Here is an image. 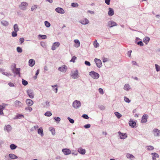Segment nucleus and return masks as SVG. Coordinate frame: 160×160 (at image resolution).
I'll list each match as a JSON object with an SVG mask.
<instances>
[{"mask_svg":"<svg viewBox=\"0 0 160 160\" xmlns=\"http://www.w3.org/2000/svg\"><path fill=\"white\" fill-rule=\"evenodd\" d=\"M38 38H40L42 39H45L47 38V36L45 35L39 34L38 35Z\"/></svg>","mask_w":160,"mask_h":160,"instance_id":"obj_27","label":"nucleus"},{"mask_svg":"<svg viewBox=\"0 0 160 160\" xmlns=\"http://www.w3.org/2000/svg\"><path fill=\"white\" fill-rule=\"evenodd\" d=\"M150 39L149 37H146L143 38V41L145 43L147 44L150 41Z\"/></svg>","mask_w":160,"mask_h":160,"instance_id":"obj_26","label":"nucleus"},{"mask_svg":"<svg viewBox=\"0 0 160 160\" xmlns=\"http://www.w3.org/2000/svg\"><path fill=\"white\" fill-rule=\"evenodd\" d=\"M126 157L130 159L133 158H134V157L132 155L129 153H127L126 155Z\"/></svg>","mask_w":160,"mask_h":160,"instance_id":"obj_35","label":"nucleus"},{"mask_svg":"<svg viewBox=\"0 0 160 160\" xmlns=\"http://www.w3.org/2000/svg\"><path fill=\"white\" fill-rule=\"evenodd\" d=\"M13 29L14 31L17 32L19 30V29L17 24H16L14 25Z\"/></svg>","mask_w":160,"mask_h":160,"instance_id":"obj_29","label":"nucleus"},{"mask_svg":"<svg viewBox=\"0 0 160 160\" xmlns=\"http://www.w3.org/2000/svg\"><path fill=\"white\" fill-rule=\"evenodd\" d=\"M81 105L80 101L78 100H75L72 103L73 107L75 108H79Z\"/></svg>","mask_w":160,"mask_h":160,"instance_id":"obj_3","label":"nucleus"},{"mask_svg":"<svg viewBox=\"0 0 160 160\" xmlns=\"http://www.w3.org/2000/svg\"><path fill=\"white\" fill-rule=\"evenodd\" d=\"M66 66H64L63 67H59L58 69L61 72H65L66 71Z\"/></svg>","mask_w":160,"mask_h":160,"instance_id":"obj_24","label":"nucleus"},{"mask_svg":"<svg viewBox=\"0 0 160 160\" xmlns=\"http://www.w3.org/2000/svg\"><path fill=\"white\" fill-rule=\"evenodd\" d=\"M17 146L14 144H12L10 145V147L11 150H13L15 149Z\"/></svg>","mask_w":160,"mask_h":160,"instance_id":"obj_28","label":"nucleus"},{"mask_svg":"<svg viewBox=\"0 0 160 160\" xmlns=\"http://www.w3.org/2000/svg\"><path fill=\"white\" fill-rule=\"evenodd\" d=\"M60 45V44L58 42H54L52 46V49L53 50H54L56 49V48L58 47Z\"/></svg>","mask_w":160,"mask_h":160,"instance_id":"obj_11","label":"nucleus"},{"mask_svg":"<svg viewBox=\"0 0 160 160\" xmlns=\"http://www.w3.org/2000/svg\"><path fill=\"white\" fill-rule=\"evenodd\" d=\"M85 64L88 66H90L91 65L89 61H85Z\"/></svg>","mask_w":160,"mask_h":160,"instance_id":"obj_58","label":"nucleus"},{"mask_svg":"<svg viewBox=\"0 0 160 160\" xmlns=\"http://www.w3.org/2000/svg\"><path fill=\"white\" fill-rule=\"evenodd\" d=\"M17 118H21L24 117V116L22 114H19L16 116Z\"/></svg>","mask_w":160,"mask_h":160,"instance_id":"obj_53","label":"nucleus"},{"mask_svg":"<svg viewBox=\"0 0 160 160\" xmlns=\"http://www.w3.org/2000/svg\"><path fill=\"white\" fill-rule=\"evenodd\" d=\"M45 103L47 107H48L50 106V102H49L47 101Z\"/></svg>","mask_w":160,"mask_h":160,"instance_id":"obj_62","label":"nucleus"},{"mask_svg":"<svg viewBox=\"0 0 160 160\" xmlns=\"http://www.w3.org/2000/svg\"><path fill=\"white\" fill-rule=\"evenodd\" d=\"M135 43H136L137 45H139L140 46L142 47L144 45V44L142 41H139L138 42H137L136 41H135Z\"/></svg>","mask_w":160,"mask_h":160,"instance_id":"obj_30","label":"nucleus"},{"mask_svg":"<svg viewBox=\"0 0 160 160\" xmlns=\"http://www.w3.org/2000/svg\"><path fill=\"white\" fill-rule=\"evenodd\" d=\"M67 119L71 123L73 124L74 123V121L73 119L69 117H68Z\"/></svg>","mask_w":160,"mask_h":160,"instance_id":"obj_46","label":"nucleus"},{"mask_svg":"<svg viewBox=\"0 0 160 160\" xmlns=\"http://www.w3.org/2000/svg\"><path fill=\"white\" fill-rule=\"evenodd\" d=\"M22 83L23 85L24 86H26L28 84V82L26 80H25L23 79H22Z\"/></svg>","mask_w":160,"mask_h":160,"instance_id":"obj_41","label":"nucleus"},{"mask_svg":"<svg viewBox=\"0 0 160 160\" xmlns=\"http://www.w3.org/2000/svg\"><path fill=\"white\" fill-rule=\"evenodd\" d=\"M89 74L94 79H98L99 77V74L93 71L89 72Z\"/></svg>","mask_w":160,"mask_h":160,"instance_id":"obj_1","label":"nucleus"},{"mask_svg":"<svg viewBox=\"0 0 160 160\" xmlns=\"http://www.w3.org/2000/svg\"><path fill=\"white\" fill-rule=\"evenodd\" d=\"M118 133L121 139H124L127 137V134L126 133H122L120 131L118 132Z\"/></svg>","mask_w":160,"mask_h":160,"instance_id":"obj_9","label":"nucleus"},{"mask_svg":"<svg viewBox=\"0 0 160 160\" xmlns=\"http://www.w3.org/2000/svg\"><path fill=\"white\" fill-rule=\"evenodd\" d=\"M154 132V135L155 136H160V130L158 129H155L153 130Z\"/></svg>","mask_w":160,"mask_h":160,"instance_id":"obj_18","label":"nucleus"},{"mask_svg":"<svg viewBox=\"0 0 160 160\" xmlns=\"http://www.w3.org/2000/svg\"><path fill=\"white\" fill-rule=\"evenodd\" d=\"M78 6V4L77 3L72 2L71 3V6L73 7H77Z\"/></svg>","mask_w":160,"mask_h":160,"instance_id":"obj_49","label":"nucleus"},{"mask_svg":"<svg viewBox=\"0 0 160 160\" xmlns=\"http://www.w3.org/2000/svg\"><path fill=\"white\" fill-rule=\"evenodd\" d=\"M74 42L77 45V47H79L80 45V42L78 39H75L74 40Z\"/></svg>","mask_w":160,"mask_h":160,"instance_id":"obj_36","label":"nucleus"},{"mask_svg":"<svg viewBox=\"0 0 160 160\" xmlns=\"http://www.w3.org/2000/svg\"><path fill=\"white\" fill-rule=\"evenodd\" d=\"M117 25L118 24L116 22L112 21H111L108 22V26L110 28H112L114 26H117Z\"/></svg>","mask_w":160,"mask_h":160,"instance_id":"obj_13","label":"nucleus"},{"mask_svg":"<svg viewBox=\"0 0 160 160\" xmlns=\"http://www.w3.org/2000/svg\"><path fill=\"white\" fill-rule=\"evenodd\" d=\"M17 52H18L19 53H21L22 52V48L19 47H17Z\"/></svg>","mask_w":160,"mask_h":160,"instance_id":"obj_44","label":"nucleus"},{"mask_svg":"<svg viewBox=\"0 0 160 160\" xmlns=\"http://www.w3.org/2000/svg\"><path fill=\"white\" fill-rule=\"evenodd\" d=\"M52 87L53 90H55V92L57 93L58 91V88H57V85H52Z\"/></svg>","mask_w":160,"mask_h":160,"instance_id":"obj_37","label":"nucleus"},{"mask_svg":"<svg viewBox=\"0 0 160 160\" xmlns=\"http://www.w3.org/2000/svg\"><path fill=\"white\" fill-rule=\"evenodd\" d=\"M25 109L26 111L28 110L29 112H31L32 110V109L31 107H29V106L28 107H26Z\"/></svg>","mask_w":160,"mask_h":160,"instance_id":"obj_47","label":"nucleus"},{"mask_svg":"<svg viewBox=\"0 0 160 160\" xmlns=\"http://www.w3.org/2000/svg\"><path fill=\"white\" fill-rule=\"evenodd\" d=\"M12 70L13 72L16 75H18L19 77H20V68H16L15 69H12Z\"/></svg>","mask_w":160,"mask_h":160,"instance_id":"obj_10","label":"nucleus"},{"mask_svg":"<svg viewBox=\"0 0 160 160\" xmlns=\"http://www.w3.org/2000/svg\"><path fill=\"white\" fill-rule=\"evenodd\" d=\"M28 5V3H27L23 2L19 5V8L22 10H26L27 9V7Z\"/></svg>","mask_w":160,"mask_h":160,"instance_id":"obj_2","label":"nucleus"},{"mask_svg":"<svg viewBox=\"0 0 160 160\" xmlns=\"http://www.w3.org/2000/svg\"><path fill=\"white\" fill-rule=\"evenodd\" d=\"M12 128L11 126L9 125L5 126L4 127L5 130L7 131L8 132L11 131Z\"/></svg>","mask_w":160,"mask_h":160,"instance_id":"obj_17","label":"nucleus"},{"mask_svg":"<svg viewBox=\"0 0 160 160\" xmlns=\"http://www.w3.org/2000/svg\"><path fill=\"white\" fill-rule=\"evenodd\" d=\"M109 11L108 12V14L109 16H112L114 14V11L113 9L110 8H108Z\"/></svg>","mask_w":160,"mask_h":160,"instance_id":"obj_21","label":"nucleus"},{"mask_svg":"<svg viewBox=\"0 0 160 160\" xmlns=\"http://www.w3.org/2000/svg\"><path fill=\"white\" fill-rule=\"evenodd\" d=\"M148 116L147 114H144L142 117L141 122L142 123H145L147 121V119Z\"/></svg>","mask_w":160,"mask_h":160,"instance_id":"obj_8","label":"nucleus"},{"mask_svg":"<svg viewBox=\"0 0 160 160\" xmlns=\"http://www.w3.org/2000/svg\"><path fill=\"white\" fill-rule=\"evenodd\" d=\"M99 44L97 42V40L94 42V47L97 48L99 47Z\"/></svg>","mask_w":160,"mask_h":160,"instance_id":"obj_48","label":"nucleus"},{"mask_svg":"<svg viewBox=\"0 0 160 160\" xmlns=\"http://www.w3.org/2000/svg\"><path fill=\"white\" fill-rule=\"evenodd\" d=\"M100 109L102 110H105V107L103 105H101L99 107Z\"/></svg>","mask_w":160,"mask_h":160,"instance_id":"obj_55","label":"nucleus"},{"mask_svg":"<svg viewBox=\"0 0 160 160\" xmlns=\"http://www.w3.org/2000/svg\"><path fill=\"white\" fill-rule=\"evenodd\" d=\"M17 32L13 31L12 32V37H16L17 36Z\"/></svg>","mask_w":160,"mask_h":160,"instance_id":"obj_42","label":"nucleus"},{"mask_svg":"<svg viewBox=\"0 0 160 160\" xmlns=\"http://www.w3.org/2000/svg\"><path fill=\"white\" fill-rule=\"evenodd\" d=\"M151 154L152 156V158H158L159 155L156 152L152 153Z\"/></svg>","mask_w":160,"mask_h":160,"instance_id":"obj_32","label":"nucleus"},{"mask_svg":"<svg viewBox=\"0 0 160 160\" xmlns=\"http://www.w3.org/2000/svg\"><path fill=\"white\" fill-rule=\"evenodd\" d=\"M55 11L58 13L63 14L65 12L64 10L61 8L58 7L55 9Z\"/></svg>","mask_w":160,"mask_h":160,"instance_id":"obj_14","label":"nucleus"},{"mask_svg":"<svg viewBox=\"0 0 160 160\" xmlns=\"http://www.w3.org/2000/svg\"><path fill=\"white\" fill-rule=\"evenodd\" d=\"M130 88V86L128 84H125L124 85V89L127 91H128L129 89Z\"/></svg>","mask_w":160,"mask_h":160,"instance_id":"obj_39","label":"nucleus"},{"mask_svg":"<svg viewBox=\"0 0 160 160\" xmlns=\"http://www.w3.org/2000/svg\"><path fill=\"white\" fill-rule=\"evenodd\" d=\"M114 114L118 118H120L122 117V115L117 112H115Z\"/></svg>","mask_w":160,"mask_h":160,"instance_id":"obj_34","label":"nucleus"},{"mask_svg":"<svg viewBox=\"0 0 160 160\" xmlns=\"http://www.w3.org/2000/svg\"><path fill=\"white\" fill-rule=\"evenodd\" d=\"M132 52V51L131 50H130L128 51L127 54L129 57H131V55Z\"/></svg>","mask_w":160,"mask_h":160,"instance_id":"obj_61","label":"nucleus"},{"mask_svg":"<svg viewBox=\"0 0 160 160\" xmlns=\"http://www.w3.org/2000/svg\"><path fill=\"white\" fill-rule=\"evenodd\" d=\"M129 124L130 126L132 128H135L136 125V122L133 120H130L129 122Z\"/></svg>","mask_w":160,"mask_h":160,"instance_id":"obj_20","label":"nucleus"},{"mask_svg":"<svg viewBox=\"0 0 160 160\" xmlns=\"http://www.w3.org/2000/svg\"><path fill=\"white\" fill-rule=\"evenodd\" d=\"M44 23L46 27L47 28H49L50 26L51 25L50 23L47 21H45L44 22Z\"/></svg>","mask_w":160,"mask_h":160,"instance_id":"obj_40","label":"nucleus"},{"mask_svg":"<svg viewBox=\"0 0 160 160\" xmlns=\"http://www.w3.org/2000/svg\"><path fill=\"white\" fill-rule=\"evenodd\" d=\"M23 105V103L21 102L18 100H16L14 102V105L16 107H22V106Z\"/></svg>","mask_w":160,"mask_h":160,"instance_id":"obj_7","label":"nucleus"},{"mask_svg":"<svg viewBox=\"0 0 160 160\" xmlns=\"http://www.w3.org/2000/svg\"><path fill=\"white\" fill-rule=\"evenodd\" d=\"M35 64V61L34 60L32 59H31L29 60L28 61L29 65L31 67H33Z\"/></svg>","mask_w":160,"mask_h":160,"instance_id":"obj_16","label":"nucleus"},{"mask_svg":"<svg viewBox=\"0 0 160 160\" xmlns=\"http://www.w3.org/2000/svg\"><path fill=\"white\" fill-rule=\"evenodd\" d=\"M91 127V125L89 124H86L84 126V127L85 128H88Z\"/></svg>","mask_w":160,"mask_h":160,"instance_id":"obj_54","label":"nucleus"},{"mask_svg":"<svg viewBox=\"0 0 160 160\" xmlns=\"http://www.w3.org/2000/svg\"><path fill=\"white\" fill-rule=\"evenodd\" d=\"M8 156L11 158L12 159H17L18 158V157L17 156L13 154H9L8 155Z\"/></svg>","mask_w":160,"mask_h":160,"instance_id":"obj_25","label":"nucleus"},{"mask_svg":"<svg viewBox=\"0 0 160 160\" xmlns=\"http://www.w3.org/2000/svg\"><path fill=\"white\" fill-rule=\"evenodd\" d=\"M53 119L55 120L57 123H59L60 121L61 120L60 118L58 117H54Z\"/></svg>","mask_w":160,"mask_h":160,"instance_id":"obj_31","label":"nucleus"},{"mask_svg":"<svg viewBox=\"0 0 160 160\" xmlns=\"http://www.w3.org/2000/svg\"><path fill=\"white\" fill-rule=\"evenodd\" d=\"M77 58V57L75 56H73L72 58V59L70 60V62H75V60Z\"/></svg>","mask_w":160,"mask_h":160,"instance_id":"obj_50","label":"nucleus"},{"mask_svg":"<svg viewBox=\"0 0 160 160\" xmlns=\"http://www.w3.org/2000/svg\"><path fill=\"white\" fill-rule=\"evenodd\" d=\"M38 133L41 135V136H43V133L42 128L41 127L39 128L38 130Z\"/></svg>","mask_w":160,"mask_h":160,"instance_id":"obj_23","label":"nucleus"},{"mask_svg":"<svg viewBox=\"0 0 160 160\" xmlns=\"http://www.w3.org/2000/svg\"><path fill=\"white\" fill-rule=\"evenodd\" d=\"M79 22L83 25H86L89 22V21L87 18H85L84 20H81L79 21Z\"/></svg>","mask_w":160,"mask_h":160,"instance_id":"obj_22","label":"nucleus"},{"mask_svg":"<svg viewBox=\"0 0 160 160\" xmlns=\"http://www.w3.org/2000/svg\"><path fill=\"white\" fill-rule=\"evenodd\" d=\"M37 8V5H35L34 6H32L31 8V10L32 11H33Z\"/></svg>","mask_w":160,"mask_h":160,"instance_id":"obj_59","label":"nucleus"},{"mask_svg":"<svg viewBox=\"0 0 160 160\" xmlns=\"http://www.w3.org/2000/svg\"><path fill=\"white\" fill-rule=\"evenodd\" d=\"M27 92L28 95L31 98H33L34 97V94L33 91L31 89H28L27 90Z\"/></svg>","mask_w":160,"mask_h":160,"instance_id":"obj_5","label":"nucleus"},{"mask_svg":"<svg viewBox=\"0 0 160 160\" xmlns=\"http://www.w3.org/2000/svg\"><path fill=\"white\" fill-rule=\"evenodd\" d=\"M52 115V113L49 111H47L46 112L45 114L44 115L47 117H50Z\"/></svg>","mask_w":160,"mask_h":160,"instance_id":"obj_38","label":"nucleus"},{"mask_svg":"<svg viewBox=\"0 0 160 160\" xmlns=\"http://www.w3.org/2000/svg\"><path fill=\"white\" fill-rule=\"evenodd\" d=\"M62 152L65 155H68L70 154L71 152V150L68 148H64L62 150Z\"/></svg>","mask_w":160,"mask_h":160,"instance_id":"obj_12","label":"nucleus"},{"mask_svg":"<svg viewBox=\"0 0 160 160\" xmlns=\"http://www.w3.org/2000/svg\"><path fill=\"white\" fill-rule=\"evenodd\" d=\"M8 84L10 87H14V84L11 82L8 83Z\"/></svg>","mask_w":160,"mask_h":160,"instance_id":"obj_63","label":"nucleus"},{"mask_svg":"<svg viewBox=\"0 0 160 160\" xmlns=\"http://www.w3.org/2000/svg\"><path fill=\"white\" fill-rule=\"evenodd\" d=\"M1 23L2 25L5 26H8V22L6 21L3 20L1 22Z\"/></svg>","mask_w":160,"mask_h":160,"instance_id":"obj_33","label":"nucleus"},{"mask_svg":"<svg viewBox=\"0 0 160 160\" xmlns=\"http://www.w3.org/2000/svg\"><path fill=\"white\" fill-rule=\"evenodd\" d=\"M105 3L108 5H109L110 4V0H105Z\"/></svg>","mask_w":160,"mask_h":160,"instance_id":"obj_60","label":"nucleus"},{"mask_svg":"<svg viewBox=\"0 0 160 160\" xmlns=\"http://www.w3.org/2000/svg\"><path fill=\"white\" fill-rule=\"evenodd\" d=\"M82 117L84 119H88L89 118V117L87 114H84L82 115Z\"/></svg>","mask_w":160,"mask_h":160,"instance_id":"obj_51","label":"nucleus"},{"mask_svg":"<svg viewBox=\"0 0 160 160\" xmlns=\"http://www.w3.org/2000/svg\"><path fill=\"white\" fill-rule=\"evenodd\" d=\"M27 104L29 106H31L33 103V101L30 99H27L26 100Z\"/></svg>","mask_w":160,"mask_h":160,"instance_id":"obj_19","label":"nucleus"},{"mask_svg":"<svg viewBox=\"0 0 160 160\" xmlns=\"http://www.w3.org/2000/svg\"><path fill=\"white\" fill-rule=\"evenodd\" d=\"M155 67L157 71L159 72L160 71V66L157 64H155Z\"/></svg>","mask_w":160,"mask_h":160,"instance_id":"obj_43","label":"nucleus"},{"mask_svg":"<svg viewBox=\"0 0 160 160\" xmlns=\"http://www.w3.org/2000/svg\"><path fill=\"white\" fill-rule=\"evenodd\" d=\"M94 61L96 63L97 66L98 68H100L102 66V62L100 59L95 58Z\"/></svg>","mask_w":160,"mask_h":160,"instance_id":"obj_4","label":"nucleus"},{"mask_svg":"<svg viewBox=\"0 0 160 160\" xmlns=\"http://www.w3.org/2000/svg\"><path fill=\"white\" fill-rule=\"evenodd\" d=\"M78 70H76L74 73L72 72L71 77L74 79H76L78 78Z\"/></svg>","mask_w":160,"mask_h":160,"instance_id":"obj_6","label":"nucleus"},{"mask_svg":"<svg viewBox=\"0 0 160 160\" xmlns=\"http://www.w3.org/2000/svg\"><path fill=\"white\" fill-rule=\"evenodd\" d=\"M99 92V93L101 94H103V91L102 89V88H99L98 89Z\"/></svg>","mask_w":160,"mask_h":160,"instance_id":"obj_57","label":"nucleus"},{"mask_svg":"<svg viewBox=\"0 0 160 160\" xmlns=\"http://www.w3.org/2000/svg\"><path fill=\"white\" fill-rule=\"evenodd\" d=\"M78 152L82 155H84L86 153V150L82 148H80L78 149Z\"/></svg>","mask_w":160,"mask_h":160,"instance_id":"obj_15","label":"nucleus"},{"mask_svg":"<svg viewBox=\"0 0 160 160\" xmlns=\"http://www.w3.org/2000/svg\"><path fill=\"white\" fill-rule=\"evenodd\" d=\"M132 63L133 65H136V66H138L137 63L136 61H132Z\"/></svg>","mask_w":160,"mask_h":160,"instance_id":"obj_64","label":"nucleus"},{"mask_svg":"<svg viewBox=\"0 0 160 160\" xmlns=\"http://www.w3.org/2000/svg\"><path fill=\"white\" fill-rule=\"evenodd\" d=\"M19 41L20 42V43L22 44L24 41V39L23 38H21L19 39Z\"/></svg>","mask_w":160,"mask_h":160,"instance_id":"obj_56","label":"nucleus"},{"mask_svg":"<svg viewBox=\"0 0 160 160\" xmlns=\"http://www.w3.org/2000/svg\"><path fill=\"white\" fill-rule=\"evenodd\" d=\"M154 148L152 146H148L147 149L148 150H152L154 149Z\"/></svg>","mask_w":160,"mask_h":160,"instance_id":"obj_52","label":"nucleus"},{"mask_svg":"<svg viewBox=\"0 0 160 160\" xmlns=\"http://www.w3.org/2000/svg\"><path fill=\"white\" fill-rule=\"evenodd\" d=\"M124 100L125 102L127 103H129L131 102V100L128 98L126 97H124Z\"/></svg>","mask_w":160,"mask_h":160,"instance_id":"obj_45","label":"nucleus"}]
</instances>
